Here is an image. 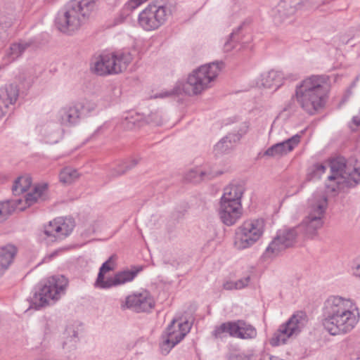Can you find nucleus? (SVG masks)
Listing matches in <instances>:
<instances>
[{
  "mask_svg": "<svg viewBox=\"0 0 360 360\" xmlns=\"http://www.w3.org/2000/svg\"><path fill=\"white\" fill-rule=\"evenodd\" d=\"M322 324L332 335L350 333L360 319L355 301L349 297L331 295L324 302Z\"/></svg>",
  "mask_w": 360,
  "mask_h": 360,
  "instance_id": "obj_1",
  "label": "nucleus"
},
{
  "mask_svg": "<svg viewBox=\"0 0 360 360\" xmlns=\"http://www.w3.org/2000/svg\"><path fill=\"white\" fill-rule=\"evenodd\" d=\"M225 68L221 60L205 63L193 70L186 79L177 81L173 88L159 94L158 97L186 95L196 96L212 88Z\"/></svg>",
  "mask_w": 360,
  "mask_h": 360,
  "instance_id": "obj_2",
  "label": "nucleus"
},
{
  "mask_svg": "<svg viewBox=\"0 0 360 360\" xmlns=\"http://www.w3.org/2000/svg\"><path fill=\"white\" fill-rule=\"evenodd\" d=\"M328 77L314 75L297 84L295 98L300 108L309 115H315L324 106L328 91Z\"/></svg>",
  "mask_w": 360,
  "mask_h": 360,
  "instance_id": "obj_3",
  "label": "nucleus"
},
{
  "mask_svg": "<svg viewBox=\"0 0 360 360\" xmlns=\"http://www.w3.org/2000/svg\"><path fill=\"white\" fill-rule=\"evenodd\" d=\"M134 60V54L120 49L94 55L90 60V71L100 77L121 75L127 71Z\"/></svg>",
  "mask_w": 360,
  "mask_h": 360,
  "instance_id": "obj_4",
  "label": "nucleus"
},
{
  "mask_svg": "<svg viewBox=\"0 0 360 360\" xmlns=\"http://www.w3.org/2000/svg\"><path fill=\"white\" fill-rule=\"evenodd\" d=\"M328 207V198L322 191H316L308 199L307 215L297 226L307 239H315L324 224V217Z\"/></svg>",
  "mask_w": 360,
  "mask_h": 360,
  "instance_id": "obj_5",
  "label": "nucleus"
},
{
  "mask_svg": "<svg viewBox=\"0 0 360 360\" xmlns=\"http://www.w3.org/2000/svg\"><path fill=\"white\" fill-rule=\"evenodd\" d=\"M96 0H72L56 20L58 29L63 32L78 30L95 9Z\"/></svg>",
  "mask_w": 360,
  "mask_h": 360,
  "instance_id": "obj_6",
  "label": "nucleus"
},
{
  "mask_svg": "<svg viewBox=\"0 0 360 360\" xmlns=\"http://www.w3.org/2000/svg\"><path fill=\"white\" fill-rule=\"evenodd\" d=\"M330 167L331 174L326 181V187L329 192H339L360 181V167H353L345 164L342 159L333 160Z\"/></svg>",
  "mask_w": 360,
  "mask_h": 360,
  "instance_id": "obj_7",
  "label": "nucleus"
},
{
  "mask_svg": "<svg viewBox=\"0 0 360 360\" xmlns=\"http://www.w3.org/2000/svg\"><path fill=\"white\" fill-rule=\"evenodd\" d=\"M67 285L68 280L63 276L49 278L32 298V307L39 309L55 303L65 294Z\"/></svg>",
  "mask_w": 360,
  "mask_h": 360,
  "instance_id": "obj_8",
  "label": "nucleus"
},
{
  "mask_svg": "<svg viewBox=\"0 0 360 360\" xmlns=\"http://www.w3.org/2000/svg\"><path fill=\"white\" fill-rule=\"evenodd\" d=\"M266 221L263 218H251L243 221L235 231L234 246L238 250L250 248L263 236Z\"/></svg>",
  "mask_w": 360,
  "mask_h": 360,
  "instance_id": "obj_9",
  "label": "nucleus"
},
{
  "mask_svg": "<svg viewBox=\"0 0 360 360\" xmlns=\"http://www.w3.org/2000/svg\"><path fill=\"white\" fill-rule=\"evenodd\" d=\"M308 318L306 313L298 311L294 314L274 333L269 340L270 345L276 347L286 343L289 338L297 336L306 326Z\"/></svg>",
  "mask_w": 360,
  "mask_h": 360,
  "instance_id": "obj_10",
  "label": "nucleus"
},
{
  "mask_svg": "<svg viewBox=\"0 0 360 360\" xmlns=\"http://www.w3.org/2000/svg\"><path fill=\"white\" fill-rule=\"evenodd\" d=\"M191 323L181 318H174L162 335L160 343L161 353L167 354L170 350L189 333Z\"/></svg>",
  "mask_w": 360,
  "mask_h": 360,
  "instance_id": "obj_11",
  "label": "nucleus"
},
{
  "mask_svg": "<svg viewBox=\"0 0 360 360\" xmlns=\"http://www.w3.org/2000/svg\"><path fill=\"white\" fill-rule=\"evenodd\" d=\"M169 9L157 4H149L139 15L138 24L146 31H153L163 25L169 15Z\"/></svg>",
  "mask_w": 360,
  "mask_h": 360,
  "instance_id": "obj_12",
  "label": "nucleus"
},
{
  "mask_svg": "<svg viewBox=\"0 0 360 360\" xmlns=\"http://www.w3.org/2000/svg\"><path fill=\"white\" fill-rule=\"evenodd\" d=\"M224 333L242 340L255 339L257 335L256 328L243 320L224 323L216 327L213 331V335L217 338H221Z\"/></svg>",
  "mask_w": 360,
  "mask_h": 360,
  "instance_id": "obj_13",
  "label": "nucleus"
},
{
  "mask_svg": "<svg viewBox=\"0 0 360 360\" xmlns=\"http://www.w3.org/2000/svg\"><path fill=\"white\" fill-rule=\"evenodd\" d=\"M155 307V300L146 290L136 291L120 301L122 310L129 309L136 313L146 312Z\"/></svg>",
  "mask_w": 360,
  "mask_h": 360,
  "instance_id": "obj_14",
  "label": "nucleus"
},
{
  "mask_svg": "<svg viewBox=\"0 0 360 360\" xmlns=\"http://www.w3.org/2000/svg\"><path fill=\"white\" fill-rule=\"evenodd\" d=\"M302 233L297 226L279 230L265 251L268 257H274L286 248L291 247L296 241L298 233Z\"/></svg>",
  "mask_w": 360,
  "mask_h": 360,
  "instance_id": "obj_15",
  "label": "nucleus"
},
{
  "mask_svg": "<svg viewBox=\"0 0 360 360\" xmlns=\"http://www.w3.org/2000/svg\"><path fill=\"white\" fill-rule=\"evenodd\" d=\"M74 221L70 218L59 217L44 226V233L51 241L62 240L73 230Z\"/></svg>",
  "mask_w": 360,
  "mask_h": 360,
  "instance_id": "obj_16",
  "label": "nucleus"
},
{
  "mask_svg": "<svg viewBox=\"0 0 360 360\" xmlns=\"http://www.w3.org/2000/svg\"><path fill=\"white\" fill-rule=\"evenodd\" d=\"M298 5L299 3L297 0H283L280 1L271 11L270 15L273 22L276 26H279L291 22V18L296 13Z\"/></svg>",
  "mask_w": 360,
  "mask_h": 360,
  "instance_id": "obj_17",
  "label": "nucleus"
},
{
  "mask_svg": "<svg viewBox=\"0 0 360 360\" xmlns=\"http://www.w3.org/2000/svg\"><path fill=\"white\" fill-rule=\"evenodd\" d=\"M19 96V89L14 84H6L0 87V118L11 110Z\"/></svg>",
  "mask_w": 360,
  "mask_h": 360,
  "instance_id": "obj_18",
  "label": "nucleus"
},
{
  "mask_svg": "<svg viewBox=\"0 0 360 360\" xmlns=\"http://www.w3.org/2000/svg\"><path fill=\"white\" fill-rule=\"evenodd\" d=\"M219 214L225 225L233 226L243 215L242 204L220 202Z\"/></svg>",
  "mask_w": 360,
  "mask_h": 360,
  "instance_id": "obj_19",
  "label": "nucleus"
},
{
  "mask_svg": "<svg viewBox=\"0 0 360 360\" xmlns=\"http://www.w3.org/2000/svg\"><path fill=\"white\" fill-rule=\"evenodd\" d=\"M301 134H297L286 140L269 147L264 155L269 157H282L286 155L295 148L301 141Z\"/></svg>",
  "mask_w": 360,
  "mask_h": 360,
  "instance_id": "obj_20",
  "label": "nucleus"
},
{
  "mask_svg": "<svg viewBox=\"0 0 360 360\" xmlns=\"http://www.w3.org/2000/svg\"><path fill=\"white\" fill-rule=\"evenodd\" d=\"M78 342L77 331L74 327H68L63 334L62 344L64 354L67 359H73L76 357Z\"/></svg>",
  "mask_w": 360,
  "mask_h": 360,
  "instance_id": "obj_21",
  "label": "nucleus"
},
{
  "mask_svg": "<svg viewBox=\"0 0 360 360\" xmlns=\"http://www.w3.org/2000/svg\"><path fill=\"white\" fill-rule=\"evenodd\" d=\"M37 131L48 143H57L61 136L60 129L57 123L46 122L37 126Z\"/></svg>",
  "mask_w": 360,
  "mask_h": 360,
  "instance_id": "obj_22",
  "label": "nucleus"
},
{
  "mask_svg": "<svg viewBox=\"0 0 360 360\" xmlns=\"http://www.w3.org/2000/svg\"><path fill=\"white\" fill-rule=\"evenodd\" d=\"M81 117V112L77 105L65 106L56 115V119L61 125L70 127L77 124Z\"/></svg>",
  "mask_w": 360,
  "mask_h": 360,
  "instance_id": "obj_23",
  "label": "nucleus"
},
{
  "mask_svg": "<svg viewBox=\"0 0 360 360\" xmlns=\"http://www.w3.org/2000/svg\"><path fill=\"white\" fill-rule=\"evenodd\" d=\"M141 270V269L140 268L136 270L122 271L117 272L113 276L106 278V283L103 285V289L122 285L133 281L134 278L136 276L138 272Z\"/></svg>",
  "mask_w": 360,
  "mask_h": 360,
  "instance_id": "obj_24",
  "label": "nucleus"
},
{
  "mask_svg": "<svg viewBox=\"0 0 360 360\" xmlns=\"http://www.w3.org/2000/svg\"><path fill=\"white\" fill-rule=\"evenodd\" d=\"M47 198V184L45 183L35 185L33 189L25 195L22 205L30 207L39 201H44Z\"/></svg>",
  "mask_w": 360,
  "mask_h": 360,
  "instance_id": "obj_25",
  "label": "nucleus"
},
{
  "mask_svg": "<svg viewBox=\"0 0 360 360\" xmlns=\"http://www.w3.org/2000/svg\"><path fill=\"white\" fill-rule=\"evenodd\" d=\"M15 20V14L13 11L7 12L2 10L0 12V44L6 43L9 34L8 30L13 25Z\"/></svg>",
  "mask_w": 360,
  "mask_h": 360,
  "instance_id": "obj_26",
  "label": "nucleus"
},
{
  "mask_svg": "<svg viewBox=\"0 0 360 360\" xmlns=\"http://www.w3.org/2000/svg\"><path fill=\"white\" fill-rule=\"evenodd\" d=\"M243 193V188L239 185H229L224 189L223 195L220 202L241 204V198Z\"/></svg>",
  "mask_w": 360,
  "mask_h": 360,
  "instance_id": "obj_27",
  "label": "nucleus"
},
{
  "mask_svg": "<svg viewBox=\"0 0 360 360\" xmlns=\"http://www.w3.org/2000/svg\"><path fill=\"white\" fill-rule=\"evenodd\" d=\"M283 84V75L281 72L271 70L261 75L260 84L268 89H277Z\"/></svg>",
  "mask_w": 360,
  "mask_h": 360,
  "instance_id": "obj_28",
  "label": "nucleus"
},
{
  "mask_svg": "<svg viewBox=\"0 0 360 360\" xmlns=\"http://www.w3.org/2000/svg\"><path fill=\"white\" fill-rule=\"evenodd\" d=\"M16 254V249L13 245H8L0 248V267L6 271Z\"/></svg>",
  "mask_w": 360,
  "mask_h": 360,
  "instance_id": "obj_29",
  "label": "nucleus"
},
{
  "mask_svg": "<svg viewBox=\"0 0 360 360\" xmlns=\"http://www.w3.org/2000/svg\"><path fill=\"white\" fill-rule=\"evenodd\" d=\"M25 208L22 198L5 201L0 203V217L10 214L15 210L23 211Z\"/></svg>",
  "mask_w": 360,
  "mask_h": 360,
  "instance_id": "obj_30",
  "label": "nucleus"
},
{
  "mask_svg": "<svg viewBox=\"0 0 360 360\" xmlns=\"http://www.w3.org/2000/svg\"><path fill=\"white\" fill-rule=\"evenodd\" d=\"M212 175L202 169L201 167H195L188 171L184 178L186 181L193 183H198L205 179H211Z\"/></svg>",
  "mask_w": 360,
  "mask_h": 360,
  "instance_id": "obj_31",
  "label": "nucleus"
},
{
  "mask_svg": "<svg viewBox=\"0 0 360 360\" xmlns=\"http://www.w3.org/2000/svg\"><path fill=\"white\" fill-rule=\"evenodd\" d=\"M238 141V138L233 137L229 134L222 138L214 146V152L217 155L224 154L230 150L233 144Z\"/></svg>",
  "mask_w": 360,
  "mask_h": 360,
  "instance_id": "obj_32",
  "label": "nucleus"
},
{
  "mask_svg": "<svg viewBox=\"0 0 360 360\" xmlns=\"http://www.w3.org/2000/svg\"><path fill=\"white\" fill-rule=\"evenodd\" d=\"M114 269L113 257H110L105 261L100 268L97 279L96 281V286L100 288H104V284L106 283V278L104 274Z\"/></svg>",
  "mask_w": 360,
  "mask_h": 360,
  "instance_id": "obj_33",
  "label": "nucleus"
},
{
  "mask_svg": "<svg viewBox=\"0 0 360 360\" xmlns=\"http://www.w3.org/2000/svg\"><path fill=\"white\" fill-rule=\"evenodd\" d=\"M32 184L31 177L28 176H20L14 182L13 193L15 195H19L27 191Z\"/></svg>",
  "mask_w": 360,
  "mask_h": 360,
  "instance_id": "obj_34",
  "label": "nucleus"
},
{
  "mask_svg": "<svg viewBox=\"0 0 360 360\" xmlns=\"http://www.w3.org/2000/svg\"><path fill=\"white\" fill-rule=\"evenodd\" d=\"M143 116L136 112H129L122 121V125L127 129H132L141 126Z\"/></svg>",
  "mask_w": 360,
  "mask_h": 360,
  "instance_id": "obj_35",
  "label": "nucleus"
},
{
  "mask_svg": "<svg viewBox=\"0 0 360 360\" xmlns=\"http://www.w3.org/2000/svg\"><path fill=\"white\" fill-rule=\"evenodd\" d=\"M25 50V46H6L3 60L10 63L18 58Z\"/></svg>",
  "mask_w": 360,
  "mask_h": 360,
  "instance_id": "obj_36",
  "label": "nucleus"
},
{
  "mask_svg": "<svg viewBox=\"0 0 360 360\" xmlns=\"http://www.w3.org/2000/svg\"><path fill=\"white\" fill-rule=\"evenodd\" d=\"M79 174L77 169L72 167H65L59 174L60 181L65 184H70L77 180Z\"/></svg>",
  "mask_w": 360,
  "mask_h": 360,
  "instance_id": "obj_37",
  "label": "nucleus"
},
{
  "mask_svg": "<svg viewBox=\"0 0 360 360\" xmlns=\"http://www.w3.org/2000/svg\"><path fill=\"white\" fill-rule=\"evenodd\" d=\"M139 162V159L132 158L128 162H124L121 165H120L117 168L114 169L112 171V176H117L124 174L128 170L132 169L135 167Z\"/></svg>",
  "mask_w": 360,
  "mask_h": 360,
  "instance_id": "obj_38",
  "label": "nucleus"
},
{
  "mask_svg": "<svg viewBox=\"0 0 360 360\" xmlns=\"http://www.w3.org/2000/svg\"><path fill=\"white\" fill-rule=\"evenodd\" d=\"M76 105L77 106H79V109L81 112V115H87L91 112H94L97 108L96 102L94 100L89 99L84 100Z\"/></svg>",
  "mask_w": 360,
  "mask_h": 360,
  "instance_id": "obj_39",
  "label": "nucleus"
},
{
  "mask_svg": "<svg viewBox=\"0 0 360 360\" xmlns=\"http://www.w3.org/2000/svg\"><path fill=\"white\" fill-rule=\"evenodd\" d=\"M243 25H240L237 29L234 30L229 36V40L226 43H236V44H248V41L243 40V35L242 34Z\"/></svg>",
  "mask_w": 360,
  "mask_h": 360,
  "instance_id": "obj_40",
  "label": "nucleus"
},
{
  "mask_svg": "<svg viewBox=\"0 0 360 360\" xmlns=\"http://www.w3.org/2000/svg\"><path fill=\"white\" fill-rule=\"evenodd\" d=\"M331 162L332 161H330L329 163H328L326 165H323V164L314 165L312 168V178H315V179L321 178V175L326 172L328 167L330 169V164ZM330 174H331L330 171ZM330 175V174H329L328 176Z\"/></svg>",
  "mask_w": 360,
  "mask_h": 360,
  "instance_id": "obj_41",
  "label": "nucleus"
},
{
  "mask_svg": "<svg viewBox=\"0 0 360 360\" xmlns=\"http://www.w3.org/2000/svg\"><path fill=\"white\" fill-rule=\"evenodd\" d=\"M146 122L155 126H160L163 124L162 115L159 112H151L146 118Z\"/></svg>",
  "mask_w": 360,
  "mask_h": 360,
  "instance_id": "obj_42",
  "label": "nucleus"
},
{
  "mask_svg": "<svg viewBox=\"0 0 360 360\" xmlns=\"http://www.w3.org/2000/svg\"><path fill=\"white\" fill-rule=\"evenodd\" d=\"M249 127V122H244L240 125L238 129L236 131V133H230V134H231L233 137L238 138L239 141L241 139V137L248 131Z\"/></svg>",
  "mask_w": 360,
  "mask_h": 360,
  "instance_id": "obj_43",
  "label": "nucleus"
},
{
  "mask_svg": "<svg viewBox=\"0 0 360 360\" xmlns=\"http://www.w3.org/2000/svg\"><path fill=\"white\" fill-rule=\"evenodd\" d=\"M250 281V276H246L236 281V290H240L248 285Z\"/></svg>",
  "mask_w": 360,
  "mask_h": 360,
  "instance_id": "obj_44",
  "label": "nucleus"
},
{
  "mask_svg": "<svg viewBox=\"0 0 360 360\" xmlns=\"http://www.w3.org/2000/svg\"><path fill=\"white\" fill-rule=\"evenodd\" d=\"M223 288L227 290H236V281H227L224 283Z\"/></svg>",
  "mask_w": 360,
  "mask_h": 360,
  "instance_id": "obj_45",
  "label": "nucleus"
},
{
  "mask_svg": "<svg viewBox=\"0 0 360 360\" xmlns=\"http://www.w3.org/2000/svg\"><path fill=\"white\" fill-rule=\"evenodd\" d=\"M100 222L99 221H94L93 224H91V227L87 231L88 234H91L95 233L99 229Z\"/></svg>",
  "mask_w": 360,
  "mask_h": 360,
  "instance_id": "obj_46",
  "label": "nucleus"
},
{
  "mask_svg": "<svg viewBox=\"0 0 360 360\" xmlns=\"http://www.w3.org/2000/svg\"><path fill=\"white\" fill-rule=\"evenodd\" d=\"M352 274L354 276L360 278V261L352 268Z\"/></svg>",
  "mask_w": 360,
  "mask_h": 360,
  "instance_id": "obj_47",
  "label": "nucleus"
},
{
  "mask_svg": "<svg viewBox=\"0 0 360 360\" xmlns=\"http://www.w3.org/2000/svg\"><path fill=\"white\" fill-rule=\"evenodd\" d=\"M5 270L0 267V277L5 273Z\"/></svg>",
  "mask_w": 360,
  "mask_h": 360,
  "instance_id": "obj_48",
  "label": "nucleus"
},
{
  "mask_svg": "<svg viewBox=\"0 0 360 360\" xmlns=\"http://www.w3.org/2000/svg\"><path fill=\"white\" fill-rule=\"evenodd\" d=\"M352 360H360V357L359 356H356L354 358H352Z\"/></svg>",
  "mask_w": 360,
  "mask_h": 360,
  "instance_id": "obj_49",
  "label": "nucleus"
},
{
  "mask_svg": "<svg viewBox=\"0 0 360 360\" xmlns=\"http://www.w3.org/2000/svg\"><path fill=\"white\" fill-rule=\"evenodd\" d=\"M119 94H120V91H118V94L117 95H115L116 98L119 96Z\"/></svg>",
  "mask_w": 360,
  "mask_h": 360,
  "instance_id": "obj_50",
  "label": "nucleus"
},
{
  "mask_svg": "<svg viewBox=\"0 0 360 360\" xmlns=\"http://www.w3.org/2000/svg\"><path fill=\"white\" fill-rule=\"evenodd\" d=\"M13 45H15V44H14ZM18 46H20L21 44H18Z\"/></svg>",
  "mask_w": 360,
  "mask_h": 360,
  "instance_id": "obj_51",
  "label": "nucleus"
}]
</instances>
